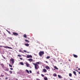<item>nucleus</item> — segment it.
Segmentation results:
<instances>
[{
	"mask_svg": "<svg viewBox=\"0 0 80 80\" xmlns=\"http://www.w3.org/2000/svg\"><path fill=\"white\" fill-rule=\"evenodd\" d=\"M28 61H29L30 62H33V59L32 58L29 59H28Z\"/></svg>",
	"mask_w": 80,
	"mask_h": 80,
	"instance_id": "7",
	"label": "nucleus"
},
{
	"mask_svg": "<svg viewBox=\"0 0 80 80\" xmlns=\"http://www.w3.org/2000/svg\"><path fill=\"white\" fill-rule=\"evenodd\" d=\"M27 58H32V56L31 55H27Z\"/></svg>",
	"mask_w": 80,
	"mask_h": 80,
	"instance_id": "5",
	"label": "nucleus"
},
{
	"mask_svg": "<svg viewBox=\"0 0 80 80\" xmlns=\"http://www.w3.org/2000/svg\"><path fill=\"white\" fill-rule=\"evenodd\" d=\"M54 70H55V69H54Z\"/></svg>",
	"mask_w": 80,
	"mask_h": 80,
	"instance_id": "48",
	"label": "nucleus"
},
{
	"mask_svg": "<svg viewBox=\"0 0 80 80\" xmlns=\"http://www.w3.org/2000/svg\"><path fill=\"white\" fill-rule=\"evenodd\" d=\"M23 37L24 38H27V35L26 34H24L23 35Z\"/></svg>",
	"mask_w": 80,
	"mask_h": 80,
	"instance_id": "17",
	"label": "nucleus"
},
{
	"mask_svg": "<svg viewBox=\"0 0 80 80\" xmlns=\"http://www.w3.org/2000/svg\"><path fill=\"white\" fill-rule=\"evenodd\" d=\"M23 51L24 52H25L26 53H27V51L24 50Z\"/></svg>",
	"mask_w": 80,
	"mask_h": 80,
	"instance_id": "33",
	"label": "nucleus"
},
{
	"mask_svg": "<svg viewBox=\"0 0 80 80\" xmlns=\"http://www.w3.org/2000/svg\"><path fill=\"white\" fill-rule=\"evenodd\" d=\"M26 71L28 73H29V71H28V70L26 69Z\"/></svg>",
	"mask_w": 80,
	"mask_h": 80,
	"instance_id": "22",
	"label": "nucleus"
},
{
	"mask_svg": "<svg viewBox=\"0 0 80 80\" xmlns=\"http://www.w3.org/2000/svg\"><path fill=\"white\" fill-rule=\"evenodd\" d=\"M3 46H0V47H2Z\"/></svg>",
	"mask_w": 80,
	"mask_h": 80,
	"instance_id": "37",
	"label": "nucleus"
},
{
	"mask_svg": "<svg viewBox=\"0 0 80 80\" xmlns=\"http://www.w3.org/2000/svg\"><path fill=\"white\" fill-rule=\"evenodd\" d=\"M39 56H40L41 57H42V55L44 54V52L40 51L39 52Z\"/></svg>",
	"mask_w": 80,
	"mask_h": 80,
	"instance_id": "3",
	"label": "nucleus"
},
{
	"mask_svg": "<svg viewBox=\"0 0 80 80\" xmlns=\"http://www.w3.org/2000/svg\"><path fill=\"white\" fill-rule=\"evenodd\" d=\"M75 70V71H76V72H78V71H77V70Z\"/></svg>",
	"mask_w": 80,
	"mask_h": 80,
	"instance_id": "43",
	"label": "nucleus"
},
{
	"mask_svg": "<svg viewBox=\"0 0 80 80\" xmlns=\"http://www.w3.org/2000/svg\"><path fill=\"white\" fill-rule=\"evenodd\" d=\"M20 60H23V58H20Z\"/></svg>",
	"mask_w": 80,
	"mask_h": 80,
	"instance_id": "36",
	"label": "nucleus"
},
{
	"mask_svg": "<svg viewBox=\"0 0 80 80\" xmlns=\"http://www.w3.org/2000/svg\"><path fill=\"white\" fill-rule=\"evenodd\" d=\"M13 34L14 35H15V36H17V35H18V34L17 32H13Z\"/></svg>",
	"mask_w": 80,
	"mask_h": 80,
	"instance_id": "4",
	"label": "nucleus"
},
{
	"mask_svg": "<svg viewBox=\"0 0 80 80\" xmlns=\"http://www.w3.org/2000/svg\"><path fill=\"white\" fill-rule=\"evenodd\" d=\"M10 62H11V64L13 65L14 64V62H15V61L14 60V59L12 58L10 60Z\"/></svg>",
	"mask_w": 80,
	"mask_h": 80,
	"instance_id": "2",
	"label": "nucleus"
},
{
	"mask_svg": "<svg viewBox=\"0 0 80 80\" xmlns=\"http://www.w3.org/2000/svg\"><path fill=\"white\" fill-rule=\"evenodd\" d=\"M6 71H9V69L8 68H7L6 69Z\"/></svg>",
	"mask_w": 80,
	"mask_h": 80,
	"instance_id": "27",
	"label": "nucleus"
},
{
	"mask_svg": "<svg viewBox=\"0 0 80 80\" xmlns=\"http://www.w3.org/2000/svg\"><path fill=\"white\" fill-rule=\"evenodd\" d=\"M25 41H26V42H27L28 43H29V42H30V41H28L27 39H26L25 40Z\"/></svg>",
	"mask_w": 80,
	"mask_h": 80,
	"instance_id": "12",
	"label": "nucleus"
},
{
	"mask_svg": "<svg viewBox=\"0 0 80 80\" xmlns=\"http://www.w3.org/2000/svg\"><path fill=\"white\" fill-rule=\"evenodd\" d=\"M10 70H13V69L12 68H10Z\"/></svg>",
	"mask_w": 80,
	"mask_h": 80,
	"instance_id": "31",
	"label": "nucleus"
},
{
	"mask_svg": "<svg viewBox=\"0 0 80 80\" xmlns=\"http://www.w3.org/2000/svg\"><path fill=\"white\" fill-rule=\"evenodd\" d=\"M29 72H30V73H32V71L31 70H30L29 71Z\"/></svg>",
	"mask_w": 80,
	"mask_h": 80,
	"instance_id": "34",
	"label": "nucleus"
},
{
	"mask_svg": "<svg viewBox=\"0 0 80 80\" xmlns=\"http://www.w3.org/2000/svg\"><path fill=\"white\" fill-rule=\"evenodd\" d=\"M9 48H10V49H11L12 48L11 47H8Z\"/></svg>",
	"mask_w": 80,
	"mask_h": 80,
	"instance_id": "38",
	"label": "nucleus"
},
{
	"mask_svg": "<svg viewBox=\"0 0 80 80\" xmlns=\"http://www.w3.org/2000/svg\"><path fill=\"white\" fill-rule=\"evenodd\" d=\"M46 62L47 63H48V62H47V61H46Z\"/></svg>",
	"mask_w": 80,
	"mask_h": 80,
	"instance_id": "40",
	"label": "nucleus"
},
{
	"mask_svg": "<svg viewBox=\"0 0 80 80\" xmlns=\"http://www.w3.org/2000/svg\"><path fill=\"white\" fill-rule=\"evenodd\" d=\"M54 68L55 69H56V70H58V68L57 67V66H55L54 67Z\"/></svg>",
	"mask_w": 80,
	"mask_h": 80,
	"instance_id": "13",
	"label": "nucleus"
},
{
	"mask_svg": "<svg viewBox=\"0 0 80 80\" xmlns=\"http://www.w3.org/2000/svg\"><path fill=\"white\" fill-rule=\"evenodd\" d=\"M41 76H42V77H43L45 76V75H44L42 74H41Z\"/></svg>",
	"mask_w": 80,
	"mask_h": 80,
	"instance_id": "30",
	"label": "nucleus"
},
{
	"mask_svg": "<svg viewBox=\"0 0 80 80\" xmlns=\"http://www.w3.org/2000/svg\"><path fill=\"white\" fill-rule=\"evenodd\" d=\"M18 57H22V56H21V55H18Z\"/></svg>",
	"mask_w": 80,
	"mask_h": 80,
	"instance_id": "28",
	"label": "nucleus"
},
{
	"mask_svg": "<svg viewBox=\"0 0 80 80\" xmlns=\"http://www.w3.org/2000/svg\"><path fill=\"white\" fill-rule=\"evenodd\" d=\"M73 73L75 75L77 76V74L76 73V72L75 71H73Z\"/></svg>",
	"mask_w": 80,
	"mask_h": 80,
	"instance_id": "11",
	"label": "nucleus"
},
{
	"mask_svg": "<svg viewBox=\"0 0 80 80\" xmlns=\"http://www.w3.org/2000/svg\"><path fill=\"white\" fill-rule=\"evenodd\" d=\"M1 77H4V75L2 74L0 76Z\"/></svg>",
	"mask_w": 80,
	"mask_h": 80,
	"instance_id": "25",
	"label": "nucleus"
},
{
	"mask_svg": "<svg viewBox=\"0 0 80 80\" xmlns=\"http://www.w3.org/2000/svg\"><path fill=\"white\" fill-rule=\"evenodd\" d=\"M72 55L75 58H77L78 57V56L75 54H73Z\"/></svg>",
	"mask_w": 80,
	"mask_h": 80,
	"instance_id": "8",
	"label": "nucleus"
},
{
	"mask_svg": "<svg viewBox=\"0 0 80 80\" xmlns=\"http://www.w3.org/2000/svg\"><path fill=\"white\" fill-rule=\"evenodd\" d=\"M53 76H54V77H57V74L54 73L53 74Z\"/></svg>",
	"mask_w": 80,
	"mask_h": 80,
	"instance_id": "14",
	"label": "nucleus"
},
{
	"mask_svg": "<svg viewBox=\"0 0 80 80\" xmlns=\"http://www.w3.org/2000/svg\"><path fill=\"white\" fill-rule=\"evenodd\" d=\"M9 72L11 73V74H12V71H10Z\"/></svg>",
	"mask_w": 80,
	"mask_h": 80,
	"instance_id": "26",
	"label": "nucleus"
},
{
	"mask_svg": "<svg viewBox=\"0 0 80 80\" xmlns=\"http://www.w3.org/2000/svg\"><path fill=\"white\" fill-rule=\"evenodd\" d=\"M6 31L8 32V33L10 34V35H11V32H10V31H8V30H7Z\"/></svg>",
	"mask_w": 80,
	"mask_h": 80,
	"instance_id": "15",
	"label": "nucleus"
},
{
	"mask_svg": "<svg viewBox=\"0 0 80 80\" xmlns=\"http://www.w3.org/2000/svg\"><path fill=\"white\" fill-rule=\"evenodd\" d=\"M44 80H48V78H47V77L44 78Z\"/></svg>",
	"mask_w": 80,
	"mask_h": 80,
	"instance_id": "20",
	"label": "nucleus"
},
{
	"mask_svg": "<svg viewBox=\"0 0 80 80\" xmlns=\"http://www.w3.org/2000/svg\"><path fill=\"white\" fill-rule=\"evenodd\" d=\"M43 71L44 72V73H46V72H47V70H46L45 69H43Z\"/></svg>",
	"mask_w": 80,
	"mask_h": 80,
	"instance_id": "9",
	"label": "nucleus"
},
{
	"mask_svg": "<svg viewBox=\"0 0 80 80\" xmlns=\"http://www.w3.org/2000/svg\"><path fill=\"white\" fill-rule=\"evenodd\" d=\"M78 73H79V74H80V72H78Z\"/></svg>",
	"mask_w": 80,
	"mask_h": 80,
	"instance_id": "46",
	"label": "nucleus"
},
{
	"mask_svg": "<svg viewBox=\"0 0 80 80\" xmlns=\"http://www.w3.org/2000/svg\"><path fill=\"white\" fill-rule=\"evenodd\" d=\"M78 70H80V68H78Z\"/></svg>",
	"mask_w": 80,
	"mask_h": 80,
	"instance_id": "44",
	"label": "nucleus"
},
{
	"mask_svg": "<svg viewBox=\"0 0 80 80\" xmlns=\"http://www.w3.org/2000/svg\"><path fill=\"white\" fill-rule=\"evenodd\" d=\"M45 68L47 70H48V69H50V67L48 66H46L45 67Z\"/></svg>",
	"mask_w": 80,
	"mask_h": 80,
	"instance_id": "10",
	"label": "nucleus"
},
{
	"mask_svg": "<svg viewBox=\"0 0 80 80\" xmlns=\"http://www.w3.org/2000/svg\"><path fill=\"white\" fill-rule=\"evenodd\" d=\"M36 63H37L38 64H40V62H36Z\"/></svg>",
	"mask_w": 80,
	"mask_h": 80,
	"instance_id": "29",
	"label": "nucleus"
},
{
	"mask_svg": "<svg viewBox=\"0 0 80 80\" xmlns=\"http://www.w3.org/2000/svg\"><path fill=\"white\" fill-rule=\"evenodd\" d=\"M50 58V56H47L46 58L47 59H48L49 58Z\"/></svg>",
	"mask_w": 80,
	"mask_h": 80,
	"instance_id": "21",
	"label": "nucleus"
},
{
	"mask_svg": "<svg viewBox=\"0 0 80 80\" xmlns=\"http://www.w3.org/2000/svg\"><path fill=\"white\" fill-rule=\"evenodd\" d=\"M1 66H2V65H3V64H1Z\"/></svg>",
	"mask_w": 80,
	"mask_h": 80,
	"instance_id": "45",
	"label": "nucleus"
},
{
	"mask_svg": "<svg viewBox=\"0 0 80 80\" xmlns=\"http://www.w3.org/2000/svg\"><path fill=\"white\" fill-rule=\"evenodd\" d=\"M37 80H40V79H38V78H37Z\"/></svg>",
	"mask_w": 80,
	"mask_h": 80,
	"instance_id": "42",
	"label": "nucleus"
},
{
	"mask_svg": "<svg viewBox=\"0 0 80 80\" xmlns=\"http://www.w3.org/2000/svg\"><path fill=\"white\" fill-rule=\"evenodd\" d=\"M69 77H72V74L71 73H70L69 74Z\"/></svg>",
	"mask_w": 80,
	"mask_h": 80,
	"instance_id": "19",
	"label": "nucleus"
},
{
	"mask_svg": "<svg viewBox=\"0 0 80 80\" xmlns=\"http://www.w3.org/2000/svg\"><path fill=\"white\" fill-rule=\"evenodd\" d=\"M68 60L69 61V62H71V60H70V59H69Z\"/></svg>",
	"mask_w": 80,
	"mask_h": 80,
	"instance_id": "39",
	"label": "nucleus"
},
{
	"mask_svg": "<svg viewBox=\"0 0 80 80\" xmlns=\"http://www.w3.org/2000/svg\"><path fill=\"white\" fill-rule=\"evenodd\" d=\"M33 64L35 66V69H36V70H38V69L39 68V66H38V64L37 63L35 64L33 63Z\"/></svg>",
	"mask_w": 80,
	"mask_h": 80,
	"instance_id": "1",
	"label": "nucleus"
},
{
	"mask_svg": "<svg viewBox=\"0 0 80 80\" xmlns=\"http://www.w3.org/2000/svg\"><path fill=\"white\" fill-rule=\"evenodd\" d=\"M26 65L27 67H30V65L28 64V62H26Z\"/></svg>",
	"mask_w": 80,
	"mask_h": 80,
	"instance_id": "6",
	"label": "nucleus"
},
{
	"mask_svg": "<svg viewBox=\"0 0 80 80\" xmlns=\"http://www.w3.org/2000/svg\"><path fill=\"white\" fill-rule=\"evenodd\" d=\"M9 66L10 67H12V65H11L10 64H9Z\"/></svg>",
	"mask_w": 80,
	"mask_h": 80,
	"instance_id": "24",
	"label": "nucleus"
},
{
	"mask_svg": "<svg viewBox=\"0 0 80 80\" xmlns=\"http://www.w3.org/2000/svg\"><path fill=\"white\" fill-rule=\"evenodd\" d=\"M77 68H78V67H77Z\"/></svg>",
	"mask_w": 80,
	"mask_h": 80,
	"instance_id": "49",
	"label": "nucleus"
},
{
	"mask_svg": "<svg viewBox=\"0 0 80 80\" xmlns=\"http://www.w3.org/2000/svg\"><path fill=\"white\" fill-rule=\"evenodd\" d=\"M20 64L21 65H24V64H23V62H20Z\"/></svg>",
	"mask_w": 80,
	"mask_h": 80,
	"instance_id": "16",
	"label": "nucleus"
},
{
	"mask_svg": "<svg viewBox=\"0 0 80 80\" xmlns=\"http://www.w3.org/2000/svg\"><path fill=\"white\" fill-rule=\"evenodd\" d=\"M70 80H72V79H70Z\"/></svg>",
	"mask_w": 80,
	"mask_h": 80,
	"instance_id": "47",
	"label": "nucleus"
},
{
	"mask_svg": "<svg viewBox=\"0 0 80 80\" xmlns=\"http://www.w3.org/2000/svg\"><path fill=\"white\" fill-rule=\"evenodd\" d=\"M6 80H7V79H8V78H6Z\"/></svg>",
	"mask_w": 80,
	"mask_h": 80,
	"instance_id": "41",
	"label": "nucleus"
},
{
	"mask_svg": "<svg viewBox=\"0 0 80 80\" xmlns=\"http://www.w3.org/2000/svg\"><path fill=\"white\" fill-rule=\"evenodd\" d=\"M25 45L27 47H28L29 46V44H25Z\"/></svg>",
	"mask_w": 80,
	"mask_h": 80,
	"instance_id": "18",
	"label": "nucleus"
},
{
	"mask_svg": "<svg viewBox=\"0 0 80 80\" xmlns=\"http://www.w3.org/2000/svg\"><path fill=\"white\" fill-rule=\"evenodd\" d=\"M19 52H21L22 50L21 49L19 50Z\"/></svg>",
	"mask_w": 80,
	"mask_h": 80,
	"instance_id": "32",
	"label": "nucleus"
},
{
	"mask_svg": "<svg viewBox=\"0 0 80 80\" xmlns=\"http://www.w3.org/2000/svg\"><path fill=\"white\" fill-rule=\"evenodd\" d=\"M58 77H59V78H62L61 77V76H60V75H58Z\"/></svg>",
	"mask_w": 80,
	"mask_h": 80,
	"instance_id": "23",
	"label": "nucleus"
},
{
	"mask_svg": "<svg viewBox=\"0 0 80 80\" xmlns=\"http://www.w3.org/2000/svg\"><path fill=\"white\" fill-rule=\"evenodd\" d=\"M3 57L4 59H6V58H5V57H4V56H3Z\"/></svg>",
	"mask_w": 80,
	"mask_h": 80,
	"instance_id": "35",
	"label": "nucleus"
}]
</instances>
